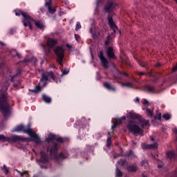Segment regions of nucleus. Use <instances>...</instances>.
<instances>
[{"label":"nucleus","instance_id":"393cba45","mask_svg":"<svg viewBox=\"0 0 177 177\" xmlns=\"http://www.w3.org/2000/svg\"><path fill=\"white\" fill-rule=\"evenodd\" d=\"M118 164L120 165L121 167H126L128 165V162H127V160L125 159H120L118 162Z\"/></svg>","mask_w":177,"mask_h":177},{"label":"nucleus","instance_id":"37998d69","mask_svg":"<svg viewBox=\"0 0 177 177\" xmlns=\"http://www.w3.org/2000/svg\"><path fill=\"white\" fill-rule=\"evenodd\" d=\"M134 102H135V103H140V98H139L138 97H136L134 99Z\"/></svg>","mask_w":177,"mask_h":177},{"label":"nucleus","instance_id":"4468645a","mask_svg":"<svg viewBox=\"0 0 177 177\" xmlns=\"http://www.w3.org/2000/svg\"><path fill=\"white\" fill-rule=\"evenodd\" d=\"M108 22H109V26L113 30L112 34H115L117 32V30H118V26H117L115 23H114V21L111 17V15H109L108 17Z\"/></svg>","mask_w":177,"mask_h":177},{"label":"nucleus","instance_id":"5fc2aeb1","mask_svg":"<svg viewBox=\"0 0 177 177\" xmlns=\"http://www.w3.org/2000/svg\"><path fill=\"white\" fill-rule=\"evenodd\" d=\"M173 71H177V64L175 66H174Z\"/></svg>","mask_w":177,"mask_h":177},{"label":"nucleus","instance_id":"2eb2a0df","mask_svg":"<svg viewBox=\"0 0 177 177\" xmlns=\"http://www.w3.org/2000/svg\"><path fill=\"white\" fill-rule=\"evenodd\" d=\"M166 157L167 160H170V161H175L177 158L176 153L174 151H168L166 153Z\"/></svg>","mask_w":177,"mask_h":177},{"label":"nucleus","instance_id":"aec40b11","mask_svg":"<svg viewBox=\"0 0 177 177\" xmlns=\"http://www.w3.org/2000/svg\"><path fill=\"white\" fill-rule=\"evenodd\" d=\"M127 169L129 172H136V171H138V165H130L127 167Z\"/></svg>","mask_w":177,"mask_h":177},{"label":"nucleus","instance_id":"0eeeda50","mask_svg":"<svg viewBox=\"0 0 177 177\" xmlns=\"http://www.w3.org/2000/svg\"><path fill=\"white\" fill-rule=\"evenodd\" d=\"M127 128L129 132L131 133H133V135H138L142 133L143 130L140 129L139 125L136 124L135 122L133 120H129L128 124H127Z\"/></svg>","mask_w":177,"mask_h":177},{"label":"nucleus","instance_id":"c03bdc74","mask_svg":"<svg viewBox=\"0 0 177 177\" xmlns=\"http://www.w3.org/2000/svg\"><path fill=\"white\" fill-rule=\"evenodd\" d=\"M80 38L81 37L79 36V35L75 34V39H76L77 41H80Z\"/></svg>","mask_w":177,"mask_h":177},{"label":"nucleus","instance_id":"412c9836","mask_svg":"<svg viewBox=\"0 0 177 177\" xmlns=\"http://www.w3.org/2000/svg\"><path fill=\"white\" fill-rule=\"evenodd\" d=\"M57 44V41L54 39L48 38L47 40V45L50 48H52L53 46H55V45H56Z\"/></svg>","mask_w":177,"mask_h":177},{"label":"nucleus","instance_id":"5701e85b","mask_svg":"<svg viewBox=\"0 0 177 177\" xmlns=\"http://www.w3.org/2000/svg\"><path fill=\"white\" fill-rule=\"evenodd\" d=\"M41 99L43 100V102H44L45 103L49 104L50 103V102H52V98H50V97L43 94L41 96Z\"/></svg>","mask_w":177,"mask_h":177},{"label":"nucleus","instance_id":"a878e982","mask_svg":"<svg viewBox=\"0 0 177 177\" xmlns=\"http://www.w3.org/2000/svg\"><path fill=\"white\" fill-rule=\"evenodd\" d=\"M122 86H126L127 88H132V82L123 83L122 82H118Z\"/></svg>","mask_w":177,"mask_h":177},{"label":"nucleus","instance_id":"cd10ccee","mask_svg":"<svg viewBox=\"0 0 177 177\" xmlns=\"http://www.w3.org/2000/svg\"><path fill=\"white\" fill-rule=\"evenodd\" d=\"M48 78H52L53 81H56V75H55V73L52 71L48 73Z\"/></svg>","mask_w":177,"mask_h":177},{"label":"nucleus","instance_id":"49530a36","mask_svg":"<svg viewBox=\"0 0 177 177\" xmlns=\"http://www.w3.org/2000/svg\"><path fill=\"white\" fill-rule=\"evenodd\" d=\"M15 51L16 53L15 56H17L18 57V59H21V55H20V53H17V51H16V50H15Z\"/></svg>","mask_w":177,"mask_h":177},{"label":"nucleus","instance_id":"09e8293b","mask_svg":"<svg viewBox=\"0 0 177 177\" xmlns=\"http://www.w3.org/2000/svg\"><path fill=\"white\" fill-rule=\"evenodd\" d=\"M62 74H63L64 75H66V74H68V71L65 69V70H64V71H62Z\"/></svg>","mask_w":177,"mask_h":177},{"label":"nucleus","instance_id":"7c9ffc66","mask_svg":"<svg viewBox=\"0 0 177 177\" xmlns=\"http://www.w3.org/2000/svg\"><path fill=\"white\" fill-rule=\"evenodd\" d=\"M162 118H164V120H165V121H169V120H171V114L164 113L162 115Z\"/></svg>","mask_w":177,"mask_h":177},{"label":"nucleus","instance_id":"ea45409f","mask_svg":"<svg viewBox=\"0 0 177 177\" xmlns=\"http://www.w3.org/2000/svg\"><path fill=\"white\" fill-rule=\"evenodd\" d=\"M136 74L137 75H139V77H142L143 75H146L147 73L145 72H137Z\"/></svg>","mask_w":177,"mask_h":177},{"label":"nucleus","instance_id":"b1692460","mask_svg":"<svg viewBox=\"0 0 177 177\" xmlns=\"http://www.w3.org/2000/svg\"><path fill=\"white\" fill-rule=\"evenodd\" d=\"M145 113L147 115V117H149V118H153V117H154V112L153 111V110L147 108Z\"/></svg>","mask_w":177,"mask_h":177},{"label":"nucleus","instance_id":"9b49d317","mask_svg":"<svg viewBox=\"0 0 177 177\" xmlns=\"http://www.w3.org/2000/svg\"><path fill=\"white\" fill-rule=\"evenodd\" d=\"M106 55L109 60H115L117 56L115 55V50L113 46H109L106 50Z\"/></svg>","mask_w":177,"mask_h":177},{"label":"nucleus","instance_id":"2f4dec72","mask_svg":"<svg viewBox=\"0 0 177 177\" xmlns=\"http://www.w3.org/2000/svg\"><path fill=\"white\" fill-rule=\"evenodd\" d=\"M158 147V143L154 142L153 144H151L148 145V149H157Z\"/></svg>","mask_w":177,"mask_h":177},{"label":"nucleus","instance_id":"c85d7f7f","mask_svg":"<svg viewBox=\"0 0 177 177\" xmlns=\"http://www.w3.org/2000/svg\"><path fill=\"white\" fill-rule=\"evenodd\" d=\"M115 174H116V177L122 176V171H121V170L117 166H116V169H115Z\"/></svg>","mask_w":177,"mask_h":177},{"label":"nucleus","instance_id":"ddd939ff","mask_svg":"<svg viewBox=\"0 0 177 177\" xmlns=\"http://www.w3.org/2000/svg\"><path fill=\"white\" fill-rule=\"evenodd\" d=\"M44 6L45 8H47L48 12V13H50V15H53L56 13V8H57V6L53 7L50 1H45Z\"/></svg>","mask_w":177,"mask_h":177},{"label":"nucleus","instance_id":"bf43d9fd","mask_svg":"<svg viewBox=\"0 0 177 177\" xmlns=\"http://www.w3.org/2000/svg\"><path fill=\"white\" fill-rule=\"evenodd\" d=\"M160 66H161V64L160 63H158L156 64V67H160Z\"/></svg>","mask_w":177,"mask_h":177},{"label":"nucleus","instance_id":"473e14b6","mask_svg":"<svg viewBox=\"0 0 177 177\" xmlns=\"http://www.w3.org/2000/svg\"><path fill=\"white\" fill-rule=\"evenodd\" d=\"M106 147L110 148L111 147V138L109 137L106 140Z\"/></svg>","mask_w":177,"mask_h":177},{"label":"nucleus","instance_id":"dca6fc26","mask_svg":"<svg viewBox=\"0 0 177 177\" xmlns=\"http://www.w3.org/2000/svg\"><path fill=\"white\" fill-rule=\"evenodd\" d=\"M127 117H129V118H131V120H138V121H140V120H142V116L133 112V111H130L127 114Z\"/></svg>","mask_w":177,"mask_h":177},{"label":"nucleus","instance_id":"4d7b16f0","mask_svg":"<svg viewBox=\"0 0 177 177\" xmlns=\"http://www.w3.org/2000/svg\"><path fill=\"white\" fill-rule=\"evenodd\" d=\"M144 125H149V121H145L144 122Z\"/></svg>","mask_w":177,"mask_h":177},{"label":"nucleus","instance_id":"72a5a7b5","mask_svg":"<svg viewBox=\"0 0 177 177\" xmlns=\"http://www.w3.org/2000/svg\"><path fill=\"white\" fill-rule=\"evenodd\" d=\"M141 165L142 167H145V168H147V167H149V162H147V160H142Z\"/></svg>","mask_w":177,"mask_h":177},{"label":"nucleus","instance_id":"39448f33","mask_svg":"<svg viewBox=\"0 0 177 177\" xmlns=\"http://www.w3.org/2000/svg\"><path fill=\"white\" fill-rule=\"evenodd\" d=\"M27 138L23 137V136L14 135L12 137H6L4 135H0V141L8 142L10 144L17 143V142H26Z\"/></svg>","mask_w":177,"mask_h":177},{"label":"nucleus","instance_id":"20e7f679","mask_svg":"<svg viewBox=\"0 0 177 177\" xmlns=\"http://www.w3.org/2000/svg\"><path fill=\"white\" fill-rule=\"evenodd\" d=\"M0 111L4 118H8L12 114V107L5 96L0 97Z\"/></svg>","mask_w":177,"mask_h":177},{"label":"nucleus","instance_id":"1a4fd4ad","mask_svg":"<svg viewBox=\"0 0 177 177\" xmlns=\"http://www.w3.org/2000/svg\"><path fill=\"white\" fill-rule=\"evenodd\" d=\"M55 53L57 56V62L60 66H63L64 59V48L61 46H57L55 49Z\"/></svg>","mask_w":177,"mask_h":177},{"label":"nucleus","instance_id":"de8ad7c7","mask_svg":"<svg viewBox=\"0 0 177 177\" xmlns=\"http://www.w3.org/2000/svg\"><path fill=\"white\" fill-rule=\"evenodd\" d=\"M39 11L41 13H45V8H44V7L40 8Z\"/></svg>","mask_w":177,"mask_h":177},{"label":"nucleus","instance_id":"3c124183","mask_svg":"<svg viewBox=\"0 0 177 177\" xmlns=\"http://www.w3.org/2000/svg\"><path fill=\"white\" fill-rule=\"evenodd\" d=\"M100 1L101 0H96L95 1V4H96L97 8V6H99V3H100Z\"/></svg>","mask_w":177,"mask_h":177},{"label":"nucleus","instance_id":"6e6552de","mask_svg":"<svg viewBox=\"0 0 177 177\" xmlns=\"http://www.w3.org/2000/svg\"><path fill=\"white\" fill-rule=\"evenodd\" d=\"M117 8V3L113 1H109L106 5L104 7V12L105 13H108V17L109 16H111L113 19V16L115 15L114 12H113V10Z\"/></svg>","mask_w":177,"mask_h":177},{"label":"nucleus","instance_id":"8fccbe9b","mask_svg":"<svg viewBox=\"0 0 177 177\" xmlns=\"http://www.w3.org/2000/svg\"><path fill=\"white\" fill-rule=\"evenodd\" d=\"M105 45H106V46H108V45H110V40L106 39L105 40Z\"/></svg>","mask_w":177,"mask_h":177},{"label":"nucleus","instance_id":"774afa93","mask_svg":"<svg viewBox=\"0 0 177 177\" xmlns=\"http://www.w3.org/2000/svg\"><path fill=\"white\" fill-rule=\"evenodd\" d=\"M158 168H161V165H158Z\"/></svg>","mask_w":177,"mask_h":177},{"label":"nucleus","instance_id":"6ab92c4d","mask_svg":"<svg viewBox=\"0 0 177 177\" xmlns=\"http://www.w3.org/2000/svg\"><path fill=\"white\" fill-rule=\"evenodd\" d=\"M48 76L47 75L46 73H41V77L40 79V82H44L43 86H46L48 83H46L47 81H48Z\"/></svg>","mask_w":177,"mask_h":177},{"label":"nucleus","instance_id":"6e6d98bb","mask_svg":"<svg viewBox=\"0 0 177 177\" xmlns=\"http://www.w3.org/2000/svg\"><path fill=\"white\" fill-rule=\"evenodd\" d=\"M106 39L108 40V41H111V36L108 35V37Z\"/></svg>","mask_w":177,"mask_h":177},{"label":"nucleus","instance_id":"79ce46f5","mask_svg":"<svg viewBox=\"0 0 177 177\" xmlns=\"http://www.w3.org/2000/svg\"><path fill=\"white\" fill-rule=\"evenodd\" d=\"M119 74H120V75H125V77H128V73H125V72H121L120 71H118Z\"/></svg>","mask_w":177,"mask_h":177},{"label":"nucleus","instance_id":"c9c22d12","mask_svg":"<svg viewBox=\"0 0 177 177\" xmlns=\"http://www.w3.org/2000/svg\"><path fill=\"white\" fill-rule=\"evenodd\" d=\"M21 73V71H18V73H17L16 75H15L14 76H12V77H11V79H10L11 82H15V80H14L15 78H16V77H17V75H19Z\"/></svg>","mask_w":177,"mask_h":177},{"label":"nucleus","instance_id":"680f3d73","mask_svg":"<svg viewBox=\"0 0 177 177\" xmlns=\"http://www.w3.org/2000/svg\"><path fill=\"white\" fill-rule=\"evenodd\" d=\"M150 140H151L152 142H154V138L150 137Z\"/></svg>","mask_w":177,"mask_h":177},{"label":"nucleus","instance_id":"a211bd4d","mask_svg":"<svg viewBox=\"0 0 177 177\" xmlns=\"http://www.w3.org/2000/svg\"><path fill=\"white\" fill-rule=\"evenodd\" d=\"M104 87L108 91H111V92H115V91H117V88H115L114 86L110 84V83L107 82L104 83Z\"/></svg>","mask_w":177,"mask_h":177},{"label":"nucleus","instance_id":"f3484780","mask_svg":"<svg viewBox=\"0 0 177 177\" xmlns=\"http://www.w3.org/2000/svg\"><path fill=\"white\" fill-rule=\"evenodd\" d=\"M145 92L147 93H156V88L154 86H151L150 84H147L144 86Z\"/></svg>","mask_w":177,"mask_h":177},{"label":"nucleus","instance_id":"a19ab883","mask_svg":"<svg viewBox=\"0 0 177 177\" xmlns=\"http://www.w3.org/2000/svg\"><path fill=\"white\" fill-rule=\"evenodd\" d=\"M117 122H113L112 126H111V129H115V128H117Z\"/></svg>","mask_w":177,"mask_h":177},{"label":"nucleus","instance_id":"423d86ee","mask_svg":"<svg viewBox=\"0 0 177 177\" xmlns=\"http://www.w3.org/2000/svg\"><path fill=\"white\" fill-rule=\"evenodd\" d=\"M50 158H49V155L46 153V152L44 151H40V159H37V161L39 163V167L42 169H48V167L44 164H48Z\"/></svg>","mask_w":177,"mask_h":177},{"label":"nucleus","instance_id":"13d9d810","mask_svg":"<svg viewBox=\"0 0 177 177\" xmlns=\"http://www.w3.org/2000/svg\"><path fill=\"white\" fill-rule=\"evenodd\" d=\"M117 31H118V34H120V35H121V30H120V29H118V28L117 29Z\"/></svg>","mask_w":177,"mask_h":177},{"label":"nucleus","instance_id":"603ef678","mask_svg":"<svg viewBox=\"0 0 177 177\" xmlns=\"http://www.w3.org/2000/svg\"><path fill=\"white\" fill-rule=\"evenodd\" d=\"M32 62H34V63H37V58L35 57H32Z\"/></svg>","mask_w":177,"mask_h":177},{"label":"nucleus","instance_id":"f03ea898","mask_svg":"<svg viewBox=\"0 0 177 177\" xmlns=\"http://www.w3.org/2000/svg\"><path fill=\"white\" fill-rule=\"evenodd\" d=\"M15 16H23L24 19H22V23L24 27H29L30 30H32V25L31 24V21L35 22V26L39 28V30H42L45 26L41 23L39 21H35L34 18L31 17L30 15L27 12H24V11L21 10H15Z\"/></svg>","mask_w":177,"mask_h":177},{"label":"nucleus","instance_id":"58836bf2","mask_svg":"<svg viewBox=\"0 0 177 177\" xmlns=\"http://www.w3.org/2000/svg\"><path fill=\"white\" fill-rule=\"evenodd\" d=\"M3 168L4 169L6 175H8V174H9V169H8V167H6V165H4Z\"/></svg>","mask_w":177,"mask_h":177},{"label":"nucleus","instance_id":"e2e57ef3","mask_svg":"<svg viewBox=\"0 0 177 177\" xmlns=\"http://www.w3.org/2000/svg\"><path fill=\"white\" fill-rule=\"evenodd\" d=\"M13 86H14V88H17L18 86H17V84H13Z\"/></svg>","mask_w":177,"mask_h":177},{"label":"nucleus","instance_id":"a18cd8bd","mask_svg":"<svg viewBox=\"0 0 177 177\" xmlns=\"http://www.w3.org/2000/svg\"><path fill=\"white\" fill-rule=\"evenodd\" d=\"M13 32H15V30L13 29H10L8 31L9 35H13Z\"/></svg>","mask_w":177,"mask_h":177},{"label":"nucleus","instance_id":"bb28decb","mask_svg":"<svg viewBox=\"0 0 177 177\" xmlns=\"http://www.w3.org/2000/svg\"><path fill=\"white\" fill-rule=\"evenodd\" d=\"M126 157H131V158H134L135 153L132 151V150H130L129 151H127L125 153Z\"/></svg>","mask_w":177,"mask_h":177},{"label":"nucleus","instance_id":"f257e3e1","mask_svg":"<svg viewBox=\"0 0 177 177\" xmlns=\"http://www.w3.org/2000/svg\"><path fill=\"white\" fill-rule=\"evenodd\" d=\"M31 124L28 123L27 126L24 124L17 125L12 131V132H23V133H27L31 138L32 142H35L37 145H41L42 140L39 136L32 129H30Z\"/></svg>","mask_w":177,"mask_h":177},{"label":"nucleus","instance_id":"c756f323","mask_svg":"<svg viewBox=\"0 0 177 177\" xmlns=\"http://www.w3.org/2000/svg\"><path fill=\"white\" fill-rule=\"evenodd\" d=\"M127 120V117L122 116V118L116 120V124H122V121H125Z\"/></svg>","mask_w":177,"mask_h":177},{"label":"nucleus","instance_id":"e433bc0d","mask_svg":"<svg viewBox=\"0 0 177 177\" xmlns=\"http://www.w3.org/2000/svg\"><path fill=\"white\" fill-rule=\"evenodd\" d=\"M80 28H81V23H80V21H77L76 23L75 31H78V30H80Z\"/></svg>","mask_w":177,"mask_h":177},{"label":"nucleus","instance_id":"9d476101","mask_svg":"<svg viewBox=\"0 0 177 177\" xmlns=\"http://www.w3.org/2000/svg\"><path fill=\"white\" fill-rule=\"evenodd\" d=\"M53 140H56L58 143H66V142H67V138L62 137L57 138L55 134L51 133L48 135V137L46 138V142L47 143H50L51 142L52 143Z\"/></svg>","mask_w":177,"mask_h":177},{"label":"nucleus","instance_id":"0e129e2a","mask_svg":"<svg viewBox=\"0 0 177 177\" xmlns=\"http://www.w3.org/2000/svg\"><path fill=\"white\" fill-rule=\"evenodd\" d=\"M42 46H43V48H44V50H45L46 46L45 45H42Z\"/></svg>","mask_w":177,"mask_h":177},{"label":"nucleus","instance_id":"7ed1b4c3","mask_svg":"<svg viewBox=\"0 0 177 177\" xmlns=\"http://www.w3.org/2000/svg\"><path fill=\"white\" fill-rule=\"evenodd\" d=\"M47 151L50 153V156L53 157V158H54L57 162H59L60 160H66L68 157L63 152L57 153V151H59V144H57L56 142H52L47 147Z\"/></svg>","mask_w":177,"mask_h":177},{"label":"nucleus","instance_id":"4be33fe9","mask_svg":"<svg viewBox=\"0 0 177 177\" xmlns=\"http://www.w3.org/2000/svg\"><path fill=\"white\" fill-rule=\"evenodd\" d=\"M42 91V87L39 86V84L35 86V89H29V92H32V93H39Z\"/></svg>","mask_w":177,"mask_h":177},{"label":"nucleus","instance_id":"052dcab7","mask_svg":"<svg viewBox=\"0 0 177 177\" xmlns=\"http://www.w3.org/2000/svg\"><path fill=\"white\" fill-rule=\"evenodd\" d=\"M0 45H2V46H5V43L0 41Z\"/></svg>","mask_w":177,"mask_h":177},{"label":"nucleus","instance_id":"4c0bfd02","mask_svg":"<svg viewBox=\"0 0 177 177\" xmlns=\"http://www.w3.org/2000/svg\"><path fill=\"white\" fill-rule=\"evenodd\" d=\"M142 104H143V106H149V102L147 100L144 99L143 102H142Z\"/></svg>","mask_w":177,"mask_h":177},{"label":"nucleus","instance_id":"f8f14e48","mask_svg":"<svg viewBox=\"0 0 177 177\" xmlns=\"http://www.w3.org/2000/svg\"><path fill=\"white\" fill-rule=\"evenodd\" d=\"M98 57L104 68H109V60L107 58H106V57H104V53H103V51H100Z\"/></svg>","mask_w":177,"mask_h":177},{"label":"nucleus","instance_id":"864d4df0","mask_svg":"<svg viewBox=\"0 0 177 177\" xmlns=\"http://www.w3.org/2000/svg\"><path fill=\"white\" fill-rule=\"evenodd\" d=\"M66 48H68V49H71V48H73V46L68 44H66Z\"/></svg>","mask_w":177,"mask_h":177},{"label":"nucleus","instance_id":"338daca9","mask_svg":"<svg viewBox=\"0 0 177 177\" xmlns=\"http://www.w3.org/2000/svg\"><path fill=\"white\" fill-rule=\"evenodd\" d=\"M142 67H146V64H145L142 65Z\"/></svg>","mask_w":177,"mask_h":177},{"label":"nucleus","instance_id":"69168bd1","mask_svg":"<svg viewBox=\"0 0 177 177\" xmlns=\"http://www.w3.org/2000/svg\"><path fill=\"white\" fill-rule=\"evenodd\" d=\"M46 1H46H48V2H51V3H52V0H45Z\"/></svg>","mask_w":177,"mask_h":177},{"label":"nucleus","instance_id":"f704fd0d","mask_svg":"<svg viewBox=\"0 0 177 177\" xmlns=\"http://www.w3.org/2000/svg\"><path fill=\"white\" fill-rule=\"evenodd\" d=\"M155 120H158V121H161V113H158L154 116Z\"/></svg>","mask_w":177,"mask_h":177}]
</instances>
